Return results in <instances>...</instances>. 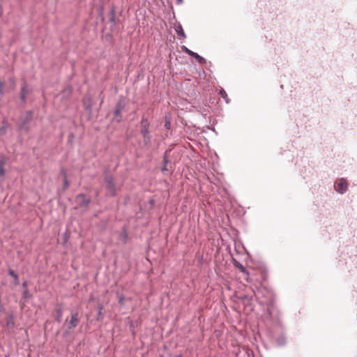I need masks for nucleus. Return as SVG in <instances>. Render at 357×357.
<instances>
[{
    "instance_id": "24",
    "label": "nucleus",
    "mask_w": 357,
    "mask_h": 357,
    "mask_svg": "<svg viewBox=\"0 0 357 357\" xmlns=\"http://www.w3.org/2000/svg\"><path fill=\"white\" fill-rule=\"evenodd\" d=\"M149 128L150 127L140 128V133L142 136L151 135Z\"/></svg>"
},
{
    "instance_id": "36",
    "label": "nucleus",
    "mask_w": 357,
    "mask_h": 357,
    "mask_svg": "<svg viewBox=\"0 0 357 357\" xmlns=\"http://www.w3.org/2000/svg\"><path fill=\"white\" fill-rule=\"evenodd\" d=\"M3 95V88H0V96L1 97Z\"/></svg>"
},
{
    "instance_id": "6",
    "label": "nucleus",
    "mask_w": 357,
    "mask_h": 357,
    "mask_svg": "<svg viewBox=\"0 0 357 357\" xmlns=\"http://www.w3.org/2000/svg\"><path fill=\"white\" fill-rule=\"evenodd\" d=\"M75 201L79 207L87 208L91 202V199L86 197L84 194L80 193L76 196Z\"/></svg>"
},
{
    "instance_id": "15",
    "label": "nucleus",
    "mask_w": 357,
    "mask_h": 357,
    "mask_svg": "<svg viewBox=\"0 0 357 357\" xmlns=\"http://www.w3.org/2000/svg\"><path fill=\"white\" fill-rule=\"evenodd\" d=\"M97 308L98 310V314H97V317H96V320L97 321H102L104 318V315L102 312L104 307H103V305L102 303H100L97 306Z\"/></svg>"
},
{
    "instance_id": "10",
    "label": "nucleus",
    "mask_w": 357,
    "mask_h": 357,
    "mask_svg": "<svg viewBox=\"0 0 357 357\" xmlns=\"http://www.w3.org/2000/svg\"><path fill=\"white\" fill-rule=\"evenodd\" d=\"M168 152H169L168 151H166L163 155V160H162L163 166L161 168V171L162 173H165V172L168 171L167 165L169 162L168 156H167Z\"/></svg>"
},
{
    "instance_id": "26",
    "label": "nucleus",
    "mask_w": 357,
    "mask_h": 357,
    "mask_svg": "<svg viewBox=\"0 0 357 357\" xmlns=\"http://www.w3.org/2000/svg\"><path fill=\"white\" fill-rule=\"evenodd\" d=\"M285 342H286V338L284 336L282 335L280 337H279L277 340V342L279 345H284L285 344Z\"/></svg>"
},
{
    "instance_id": "4",
    "label": "nucleus",
    "mask_w": 357,
    "mask_h": 357,
    "mask_svg": "<svg viewBox=\"0 0 357 357\" xmlns=\"http://www.w3.org/2000/svg\"><path fill=\"white\" fill-rule=\"evenodd\" d=\"M31 93V90L29 88V85L26 82L24 81L21 85L20 89V100L21 105L24 107L26 104V96Z\"/></svg>"
},
{
    "instance_id": "17",
    "label": "nucleus",
    "mask_w": 357,
    "mask_h": 357,
    "mask_svg": "<svg viewBox=\"0 0 357 357\" xmlns=\"http://www.w3.org/2000/svg\"><path fill=\"white\" fill-rule=\"evenodd\" d=\"M192 57L195 58L200 64H204L206 63V60L196 52L194 53Z\"/></svg>"
},
{
    "instance_id": "21",
    "label": "nucleus",
    "mask_w": 357,
    "mask_h": 357,
    "mask_svg": "<svg viewBox=\"0 0 357 357\" xmlns=\"http://www.w3.org/2000/svg\"><path fill=\"white\" fill-rule=\"evenodd\" d=\"M125 107V103L122 100H119L116 102L115 105L114 110H118L119 112H121Z\"/></svg>"
},
{
    "instance_id": "39",
    "label": "nucleus",
    "mask_w": 357,
    "mask_h": 357,
    "mask_svg": "<svg viewBox=\"0 0 357 357\" xmlns=\"http://www.w3.org/2000/svg\"><path fill=\"white\" fill-rule=\"evenodd\" d=\"M6 357H8V356H6Z\"/></svg>"
},
{
    "instance_id": "34",
    "label": "nucleus",
    "mask_w": 357,
    "mask_h": 357,
    "mask_svg": "<svg viewBox=\"0 0 357 357\" xmlns=\"http://www.w3.org/2000/svg\"><path fill=\"white\" fill-rule=\"evenodd\" d=\"M194 53H195V52H193V51H192V50H190L189 49V51H188V52H187V54H188V55H189V56H192V55L194 54Z\"/></svg>"
},
{
    "instance_id": "29",
    "label": "nucleus",
    "mask_w": 357,
    "mask_h": 357,
    "mask_svg": "<svg viewBox=\"0 0 357 357\" xmlns=\"http://www.w3.org/2000/svg\"><path fill=\"white\" fill-rule=\"evenodd\" d=\"M22 288H23V291H26V290H29L28 289V282L27 281H24L22 284Z\"/></svg>"
},
{
    "instance_id": "5",
    "label": "nucleus",
    "mask_w": 357,
    "mask_h": 357,
    "mask_svg": "<svg viewBox=\"0 0 357 357\" xmlns=\"http://www.w3.org/2000/svg\"><path fill=\"white\" fill-rule=\"evenodd\" d=\"M79 323V317L77 312H72L70 314V320L68 321V329L65 334L68 333L73 328H76Z\"/></svg>"
},
{
    "instance_id": "16",
    "label": "nucleus",
    "mask_w": 357,
    "mask_h": 357,
    "mask_svg": "<svg viewBox=\"0 0 357 357\" xmlns=\"http://www.w3.org/2000/svg\"><path fill=\"white\" fill-rule=\"evenodd\" d=\"M6 326L8 327V328H14L15 326V321H14V315L13 314H10L7 319H6Z\"/></svg>"
},
{
    "instance_id": "18",
    "label": "nucleus",
    "mask_w": 357,
    "mask_h": 357,
    "mask_svg": "<svg viewBox=\"0 0 357 357\" xmlns=\"http://www.w3.org/2000/svg\"><path fill=\"white\" fill-rule=\"evenodd\" d=\"M234 264L235 267L238 268L241 273H248L246 268L240 262L237 261L236 260H234Z\"/></svg>"
},
{
    "instance_id": "22",
    "label": "nucleus",
    "mask_w": 357,
    "mask_h": 357,
    "mask_svg": "<svg viewBox=\"0 0 357 357\" xmlns=\"http://www.w3.org/2000/svg\"><path fill=\"white\" fill-rule=\"evenodd\" d=\"M150 127V123L147 118L142 116L140 122V128Z\"/></svg>"
},
{
    "instance_id": "14",
    "label": "nucleus",
    "mask_w": 357,
    "mask_h": 357,
    "mask_svg": "<svg viewBox=\"0 0 357 357\" xmlns=\"http://www.w3.org/2000/svg\"><path fill=\"white\" fill-rule=\"evenodd\" d=\"M165 128L167 130H169L171 128V121H172V116L169 113H167L165 114Z\"/></svg>"
},
{
    "instance_id": "37",
    "label": "nucleus",
    "mask_w": 357,
    "mask_h": 357,
    "mask_svg": "<svg viewBox=\"0 0 357 357\" xmlns=\"http://www.w3.org/2000/svg\"><path fill=\"white\" fill-rule=\"evenodd\" d=\"M3 82L0 81V88H3Z\"/></svg>"
},
{
    "instance_id": "1",
    "label": "nucleus",
    "mask_w": 357,
    "mask_h": 357,
    "mask_svg": "<svg viewBox=\"0 0 357 357\" xmlns=\"http://www.w3.org/2000/svg\"><path fill=\"white\" fill-rule=\"evenodd\" d=\"M104 186L107 191V195L109 197H116L117 195V187L114 182V179L113 176L108 172V170H105L104 172Z\"/></svg>"
},
{
    "instance_id": "12",
    "label": "nucleus",
    "mask_w": 357,
    "mask_h": 357,
    "mask_svg": "<svg viewBox=\"0 0 357 357\" xmlns=\"http://www.w3.org/2000/svg\"><path fill=\"white\" fill-rule=\"evenodd\" d=\"M8 275L13 278V283L15 286L20 284L18 275L13 269L8 270Z\"/></svg>"
},
{
    "instance_id": "19",
    "label": "nucleus",
    "mask_w": 357,
    "mask_h": 357,
    "mask_svg": "<svg viewBox=\"0 0 357 357\" xmlns=\"http://www.w3.org/2000/svg\"><path fill=\"white\" fill-rule=\"evenodd\" d=\"M114 119L117 123H120L122 121V114L121 112H119L118 110H114L113 112Z\"/></svg>"
},
{
    "instance_id": "11",
    "label": "nucleus",
    "mask_w": 357,
    "mask_h": 357,
    "mask_svg": "<svg viewBox=\"0 0 357 357\" xmlns=\"http://www.w3.org/2000/svg\"><path fill=\"white\" fill-rule=\"evenodd\" d=\"M175 31H176V34L178 36L183 38V39H185L186 38V35H185V33L183 31V29L180 23H178L176 25V26L175 28Z\"/></svg>"
},
{
    "instance_id": "2",
    "label": "nucleus",
    "mask_w": 357,
    "mask_h": 357,
    "mask_svg": "<svg viewBox=\"0 0 357 357\" xmlns=\"http://www.w3.org/2000/svg\"><path fill=\"white\" fill-rule=\"evenodd\" d=\"M33 112L32 110L27 111L26 115L20 118V123L18 126L19 130L24 131L26 133L29 132L30 130L29 125L33 119Z\"/></svg>"
},
{
    "instance_id": "33",
    "label": "nucleus",
    "mask_w": 357,
    "mask_h": 357,
    "mask_svg": "<svg viewBox=\"0 0 357 357\" xmlns=\"http://www.w3.org/2000/svg\"><path fill=\"white\" fill-rule=\"evenodd\" d=\"M267 313H268V316L270 317V318H271L272 317V314H273L272 308L268 307L267 309Z\"/></svg>"
},
{
    "instance_id": "31",
    "label": "nucleus",
    "mask_w": 357,
    "mask_h": 357,
    "mask_svg": "<svg viewBox=\"0 0 357 357\" xmlns=\"http://www.w3.org/2000/svg\"><path fill=\"white\" fill-rule=\"evenodd\" d=\"M123 301H124V296L123 295H121L119 297V303L120 305H123Z\"/></svg>"
},
{
    "instance_id": "3",
    "label": "nucleus",
    "mask_w": 357,
    "mask_h": 357,
    "mask_svg": "<svg viewBox=\"0 0 357 357\" xmlns=\"http://www.w3.org/2000/svg\"><path fill=\"white\" fill-rule=\"evenodd\" d=\"M348 188L349 183L345 178H338L334 183L335 190L340 195L344 194L347 191Z\"/></svg>"
},
{
    "instance_id": "9",
    "label": "nucleus",
    "mask_w": 357,
    "mask_h": 357,
    "mask_svg": "<svg viewBox=\"0 0 357 357\" xmlns=\"http://www.w3.org/2000/svg\"><path fill=\"white\" fill-rule=\"evenodd\" d=\"M31 296L32 295L29 290L23 291L22 296L20 300L21 307H23V305L28 302V301L31 298Z\"/></svg>"
},
{
    "instance_id": "32",
    "label": "nucleus",
    "mask_w": 357,
    "mask_h": 357,
    "mask_svg": "<svg viewBox=\"0 0 357 357\" xmlns=\"http://www.w3.org/2000/svg\"><path fill=\"white\" fill-rule=\"evenodd\" d=\"M181 50H182L183 52H184L186 54L189 51V49L187 47H185V45H182L181 46Z\"/></svg>"
},
{
    "instance_id": "35",
    "label": "nucleus",
    "mask_w": 357,
    "mask_h": 357,
    "mask_svg": "<svg viewBox=\"0 0 357 357\" xmlns=\"http://www.w3.org/2000/svg\"><path fill=\"white\" fill-rule=\"evenodd\" d=\"M183 3V0H176V3L178 5H181Z\"/></svg>"
},
{
    "instance_id": "38",
    "label": "nucleus",
    "mask_w": 357,
    "mask_h": 357,
    "mask_svg": "<svg viewBox=\"0 0 357 357\" xmlns=\"http://www.w3.org/2000/svg\"><path fill=\"white\" fill-rule=\"evenodd\" d=\"M10 82H13V83H14V82H15V81H14V79H10Z\"/></svg>"
},
{
    "instance_id": "27",
    "label": "nucleus",
    "mask_w": 357,
    "mask_h": 357,
    "mask_svg": "<svg viewBox=\"0 0 357 357\" xmlns=\"http://www.w3.org/2000/svg\"><path fill=\"white\" fill-rule=\"evenodd\" d=\"M7 128V125H5L0 128V135H4L6 133Z\"/></svg>"
},
{
    "instance_id": "25",
    "label": "nucleus",
    "mask_w": 357,
    "mask_h": 357,
    "mask_svg": "<svg viewBox=\"0 0 357 357\" xmlns=\"http://www.w3.org/2000/svg\"><path fill=\"white\" fill-rule=\"evenodd\" d=\"M222 98L225 99V102L228 104L229 102V99L228 98L227 94L224 89H221L220 92Z\"/></svg>"
},
{
    "instance_id": "23",
    "label": "nucleus",
    "mask_w": 357,
    "mask_h": 357,
    "mask_svg": "<svg viewBox=\"0 0 357 357\" xmlns=\"http://www.w3.org/2000/svg\"><path fill=\"white\" fill-rule=\"evenodd\" d=\"M61 173L63 174L64 176V180H63V188L64 190H66L68 186H69V183H68V181L67 179V176H66V173L65 172L64 169H62L61 170Z\"/></svg>"
},
{
    "instance_id": "20",
    "label": "nucleus",
    "mask_w": 357,
    "mask_h": 357,
    "mask_svg": "<svg viewBox=\"0 0 357 357\" xmlns=\"http://www.w3.org/2000/svg\"><path fill=\"white\" fill-rule=\"evenodd\" d=\"M144 145L149 147L151 142V135L142 136Z\"/></svg>"
},
{
    "instance_id": "7",
    "label": "nucleus",
    "mask_w": 357,
    "mask_h": 357,
    "mask_svg": "<svg viewBox=\"0 0 357 357\" xmlns=\"http://www.w3.org/2000/svg\"><path fill=\"white\" fill-rule=\"evenodd\" d=\"M109 22L112 24L109 29L112 31H113L114 29V27L116 26V25L117 24V22H119V20L116 17V8L114 6H113L112 7V8L110 9V10L109 12Z\"/></svg>"
},
{
    "instance_id": "8",
    "label": "nucleus",
    "mask_w": 357,
    "mask_h": 357,
    "mask_svg": "<svg viewBox=\"0 0 357 357\" xmlns=\"http://www.w3.org/2000/svg\"><path fill=\"white\" fill-rule=\"evenodd\" d=\"M6 157L3 155L0 156V181L4 178L5 169L4 165L6 162Z\"/></svg>"
},
{
    "instance_id": "13",
    "label": "nucleus",
    "mask_w": 357,
    "mask_h": 357,
    "mask_svg": "<svg viewBox=\"0 0 357 357\" xmlns=\"http://www.w3.org/2000/svg\"><path fill=\"white\" fill-rule=\"evenodd\" d=\"M56 317L55 320L58 323H61L62 321L63 310L61 307H56L55 309Z\"/></svg>"
},
{
    "instance_id": "28",
    "label": "nucleus",
    "mask_w": 357,
    "mask_h": 357,
    "mask_svg": "<svg viewBox=\"0 0 357 357\" xmlns=\"http://www.w3.org/2000/svg\"><path fill=\"white\" fill-rule=\"evenodd\" d=\"M71 91H72L71 87L69 86V87H67L65 89H63V93L66 95H69V94H70Z\"/></svg>"
},
{
    "instance_id": "30",
    "label": "nucleus",
    "mask_w": 357,
    "mask_h": 357,
    "mask_svg": "<svg viewBox=\"0 0 357 357\" xmlns=\"http://www.w3.org/2000/svg\"><path fill=\"white\" fill-rule=\"evenodd\" d=\"M123 242L126 243V241L128 238V234L126 230H124L123 232Z\"/></svg>"
}]
</instances>
